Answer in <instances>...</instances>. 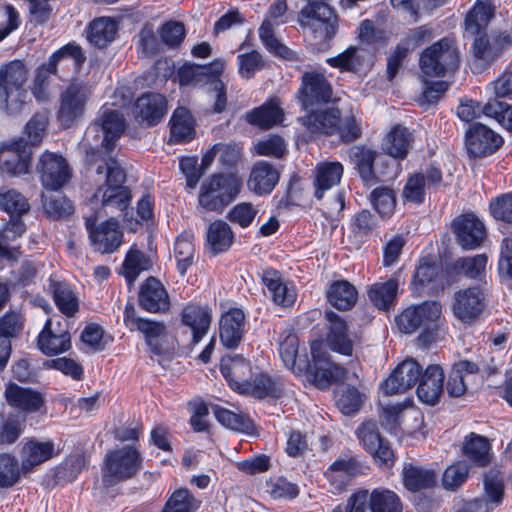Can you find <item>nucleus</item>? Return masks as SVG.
Wrapping results in <instances>:
<instances>
[{
    "mask_svg": "<svg viewBox=\"0 0 512 512\" xmlns=\"http://www.w3.org/2000/svg\"><path fill=\"white\" fill-rule=\"evenodd\" d=\"M311 356L309 373L316 387L325 389L331 383L346 377V369L330 360V355L321 342L314 341L311 344Z\"/></svg>",
    "mask_w": 512,
    "mask_h": 512,
    "instance_id": "nucleus-10",
    "label": "nucleus"
},
{
    "mask_svg": "<svg viewBox=\"0 0 512 512\" xmlns=\"http://www.w3.org/2000/svg\"><path fill=\"white\" fill-rule=\"evenodd\" d=\"M212 320L208 306L189 304L182 311V322L192 332V342L198 344L207 334Z\"/></svg>",
    "mask_w": 512,
    "mask_h": 512,
    "instance_id": "nucleus-32",
    "label": "nucleus"
},
{
    "mask_svg": "<svg viewBox=\"0 0 512 512\" xmlns=\"http://www.w3.org/2000/svg\"><path fill=\"white\" fill-rule=\"evenodd\" d=\"M86 57L82 53L80 46L75 44H67L54 52L48 63L42 64L36 70L33 80L31 92L38 101H45L49 97V77L57 72V64L63 63L66 66L72 65L75 70H78Z\"/></svg>",
    "mask_w": 512,
    "mask_h": 512,
    "instance_id": "nucleus-6",
    "label": "nucleus"
},
{
    "mask_svg": "<svg viewBox=\"0 0 512 512\" xmlns=\"http://www.w3.org/2000/svg\"><path fill=\"white\" fill-rule=\"evenodd\" d=\"M453 299V313L465 324L476 321L486 307L485 294L479 287L461 289L454 294Z\"/></svg>",
    "mask_w": 512,
    "mask_h": 512,
    "instance_id": "nucleus-12",
    "label": "nucleus"
},
{
    "mask_svg": "<svg viewBox=\"0 0 512 512\" xmlns=\"http://www.w3.org/2000/svg\"><path fill=\"white\" fill-rule=\"evenodd\" d=\"M356 433L364 449L373 456L379 466L389 467L393 464V451L380 436L375 423L362 424Z\"/></svg>",
    "mask_w": 512,
    "mask_h": 512,
    "instance_id": "nucleus-17",
    "label": "nucleus"
},
{
    "mask_svg": "<svg viewBox=\"0 0 512 512\" xmlns=\"http://www.w3.org/2000/svg\"><path fill=\"white\" fill-rule=\"evenodd\" d=\"M149 268L145 255L138 250H131L123 263V273L129 284H132L138 275Z\"/></svg>",
    "mask_w": 512,
    "mask_h": 512,
    "instance_id": "nucleus-63",
    "label": "nucleus"
},
{
    "mask_svg": "<svg viewBox=\"0 0 512 512\" xmlns=\"http://www.w3.org/2000/svg\"><path fill=\"white\" fill-rule=\"evenodd\" d=\"M339 117L340 112L337 109L318 111L307 117L306 125L311 132L332 135L337 131Z\"/></svg>",
    "mask_w": 512,
    "mask_h": 512,
    "instance_id": "nucleus-50",
    "label": "nucleus"
},
{
    "mask_svg": "<svg viewBox=\"0 0 512 512\" xmlns=\"http://www.w3.org/2000/svg\"><path fill=\"white\" fill-rule=\"evenodd\" d=\"M421 375V366L413 359H406L393 370L381 389L385 395L404 393L415 386Z\"/></svg>",
    "mask_w": 512,
    "mask_h": 512,
    "instance_id": "nucleus-15",
    "label": "nucleus"
},
{
    "mask_svg": "<svg viewBox=\"0 0 512 512\" xmlns=\"http://www.w3.org/2000/svg\"><path fill=\"white\" fill-rule=\"evenodd\" d=\"M31 149L23 139L11 145L0 146V168L2 171L17 176L28 172L31 161Z\"/></svg>",
    "mask_w": 512,
    "mask_h": 512,
    "instance_id": "nucleus-23",
    "label": "nucleus"
},
{
    "mask_svg": "<svg viewBox=\"0 0 512 512\" xmlns=\"http://www.w3.org/2000/svg\"><path fill=\"white\" fill-rule=\"evenodd\" d=\"M361 465L353 457H344L335 460L326 470L325 477L336 490L343 489L351 479L361 473Z\"/></svg>",
    "mask_w": 512,
    "mask_h": 512,
    "instance_id": "nucleus-36",
    "label": "nucleus"
},
{
    "mask_svg": "<svg viewBox=\"0 0 512 512\" xmlns=\"http://www.w3.org/2000/svg\"><path fill=\"white\" fill-rule=\"evenodd\" d=\"M493 16V7L489 2L477 1L465 18V31L470 35L485 32Z\"/></svg>",
    "mask_w": 512,
    "mask_h": 512,
    "instance_id": "nucleus-46",
    "label": "nucleus"
},
{
    "mask_svg": "<svg viewBox=\"0 0 512 512\" xmlns=\"http://www.w3.org/2000/svg\"><path fill=\"white\" fill-rule=\"evenodd\" d=\"M370 201L382 217H390L394 213L396 197L394 190L390 187L380 186L375 188L371 192Z\"/></svg>",
    "mask_w": 512,
    "mask_h": 512,
    "instance_id": "nucleus-57",
    "label": "nucleus"
},
{
    "mask_svg": "<svg viewBox=\"0 0 512 512\" xmlns=\"http://www.w3.org/2000/svg\"><path fill=\"white\" fill-rule=\"evenodd\" d=\"M442 180L441 171L431 167L425 173H417L411 176L403 189L405 200L413 203H421L424 200L425 188L437 185Z\"/></svg>",
    "mask_w": 512,
    "mask_h": 512,
    "instance_id": "nucleus-34",
    "label": "nucleus"
},
{
    "mask_svg": "<svg viewBox=\"0 0 512 512\" xmlns=\"http://www.w3.org/2000/svg\"><path fill=\"white\" fill-rule=\"evenodd\" d=\"M102 164L97 166L98 174H105V184L100 186L91 198L92 207L101 205L106 212L124 211L130 203V193L123 186L125 174L117 161L109 156L101 159Z\"/></svg>",
    "mask_w": 512,
    "mask_h": 512,
    "instance_id": "nucleus-2",
    "label": "nucleus"
},
{
    "mask_svg": "<svg viewBox=\"0 0 512 512\" xmlns=\"http://www.w3.org/2000/svg\"><path fill=\"white\" fill-rule=\"evenodd\" d=\"M398 282L391 278L386 282L375 283L368 290L371 302L379 309H388L396 298Z\"/></svg>",
    "mask_w": 512,
    "mask_h": 512,
    "instance_id": "nucleus-51",
    "label": "nucleus"
},
{
    "mask_svg": "<svg viewBox=\"0 0 512 512\" xmlns=\"http://www.w3.org/2000/svg\"><path fill=\"white\" fill-rule=\"evenodd\" d=\"M444 372L438 365H430L420 376L417 388L419 400L428 405H435L443 391Z\"/></svg>",
    "mask_w": 512,
    "mask_h": 512,
    "instance_id": "nucleus-29",
    "label": "nucleus"
},
{
    "mask_svg": "<svg viewBox=\"0 0 512 512\" xmlns=\"http://www.w3.org/2000/svg\"><path fill=\"white\" fill-rule=\"evenodd\" d=\"M262 281L270 292L275 304L288 307L296 301L297 293L294 285L290 282H285L277 270H264Z\"/></svg>",
    "mask_w": 512,
    "mask_h": 512,
    "instance_id": "nucleus-30",
    "label": "nucleus"
},
{
    "mask_svg": "<svg viewBox=\"0 0 512 512\" xmlns=\"http://www.w3.org/2000/svg\"><path fill=\"white\" fill-rule=\"evenodd\" d=\"M225 69V62L216 59L208 66L186 64L179 68L177 77L181 86L211 84Z\"/></svg>",
    "mask_w": 512,
    "mask_h": 512,
    "instance_id": "nucleus-24",
    "label": "nucleus"
},
{
    "mask_svg": "<svg viewBox=\"0 0 512 512\" xmlns=\"http://www.w3.org/2000/svg\"><path fill=\"white\" fill-rule=\"evenodd\" d=\"M70 346V334L59 322L54 323L52 319H47L38 336L39 349L46 355H56L67 351Z\"/></svg>",
    "mask_w": 512,
    "mask_h": 512,
    "instance_id": "nucleus-26",
    "label": "nucleus"
},
{
    "mask_svg": "<svg viewBox=\"0 0 512 512\" xmlns=\"http://www.w3.org/2000/svg\"><path fill=\"white\" fill-rule=\"evenodd\" d=\"M136 330L144 335L147 345L155 354L161 353L159 340L166 334L164 323L144 318L142 322L138 323Z\"/></svg>",
    "mask_w": 512,
    "mask_h": 512,
    "instance_id": "nucleus-59",
    "label": "nucleus"
},
{
    "mask_svg": "<svg viewBox=\"0 0 512 512\" xmlns=\"http://www.w3.org/2000/svg\"><path fill=\"white\" fill-rule=\"evenodd\" d=\"M502 144V137L481 123L473 124L466 133V148L473 157L490 155Z\"/></svg>",
    "mask_w": 512,
    "mask_h": 512,
    "instance_id": "nucleus-18",
    "label": "nucleus"
},
{
    "mask_svg": "<svg viewBox=\"0 0 512 512\" xmlns=\"http://www.w3.org/2000/svg\"><path fill=\"white\" fill-rule=\"evenodd\" d=\"M218 162L224 170H234L242 162L243 149L236 143H216Z\"/></svg>",
    "mask_w": 512,
    "mask_h": 512,
    "instance_id": "nucleus-62",
    "label": "nucleus"
},
{
    "mask_svg": "<svg viewBox=\"0 0 512 512\" xmlns=\"http://www.w3.org/2000/svg\"><path fill=\"white\" fill-rule=\"evenodd\" d=\"M244 313L242 310L230 309L220 319V340L227 348L239 345L244 332Z\"/></svg>",
    "mask_w": 512,
    "mask_h": 512,
    "instance_id": "nucleus-35",
    "label": "nucleus"
},
{
    "mask_svg": "<svg viewBox=\"0 0 512 512\" xmlns=\"http://www.w3.org/2000/svg\"><path fill=\"white\" fill-rule=\"evenodd\" d=\"M212 410L218 422L228 429L244 433L253 429L252 421L242 413L219 406H212Z\"/></svg>",
    "mask_w": 512,
    "mask_h": 512,
    "instance_id": "nucleus-53",
    "label": "nucleus"
},
{
    "mask_svg": "<svg viewBox=\"0 0 512 512\" xmlns=\"http://www.w3.org/2000/svg\"><path fill=\"white\" fill-rule=\"evenodd\" d=\"M280 173L271 163L260 160L251 167L247 180L248 189L256 195L270 194L279 182Z\"/></svg>",
    "mask_w": 512,
    "mask_h": 512,
    "instance_id": "nucleus-25",
    "label": "nucleus"
},
{
    "mask_svg": "<svg viewBox=\"0 0 512 512\" xmlns=\"http://www.w3.org/2000/svg\"><path fill=\"white\" fill-rule=\"evenodd\" d=\"M363 400L364 395L358 389L347 386L338 394L336 404L344 415H353L360 410Z\"/></svg>",
    "mask_w": 512,
    "mask_h": 512,
    "instance_id": "nucleus-61",
    "label": "nucleus"
},
{
    "mask_svg": "<svg viewBox=\"0 0 512 512\" xmlns=\"http://www.w3.org/2000/svg\"><path fill=\"white\" fill-rule=\"evenodd\" d=\"M167 112L166 98L159 93H144L133 105L135 120L145 126L156 125Z\"/></svg>",
    "mask_w": 512,
    "mask_h": 512,
    "instance_id": "nucleus-20",
    "label": "nucleus"
},
{
    "mask_svg": "<svg viewBox=\"0 0 512 512\" xmlns=\"http://www.w3.org/2000/svg\"><path fill=\"white\" fill-rule=\"evenodd\" d=\"M437 474L431 469L405 465L403 468V483L410 491H419L421 489L431 488L435 485Z\"/></svg>",
    "mask_w": 512,
    "mask_h": 512,
    "instance_id": "nucleus-47",
    "label": "nucleus"
},
{
    "mask_svg": "<svg viewBox=\"0 0 512 512\" xmlns=\"http://www.w3.org/2000/svg\"><path fill=\"white\" fill-rule=\"evenodd\" d=\"M39 172L42 184L50 190H58L70 179L66 160L58 154L45 152L40 158Z\"/></svg>",
    "mask_w": 512,
    "mask_h": 512,
    "instance_id": "nucleus-19",
    "label": "nucleus"
},
{
    "mask_svg": "<svg viewBox=\"0 0 512 512\" xmlns=\"http://www.w3.org/2000/svg\"><path fill=\"white\" fill-rule=\"evenodd\" d=\"M29 68L22 60H12L0 66V108L18 113L26 102L25 84Z\"/></svg>",
    "mask_w": 512,
    "mask_h": 512,
    "instance_id": "nucleus-4",
    "label": "nucleus"
},
{
    "mask_svg": "<svg viewBox=\"0 0 512 512\" xmlns=\"http://www.w3.org/2000/svg\"><path fill=\"white\" fill-rule=\"evenodd\" d=\"M85 225L89 233L90 243L96 251L113 253L122 244L123 234L117 221L109 219L95 225V219L87 218Z\"/></svg>",
    "mask_w": 512,
    "mask_h": 512,
    "instance_id": "nucleus-13",
    "label": "nucleus"
},
{
    "mask_svg": "<svg viewBox=\"0 0 512 512\" xmlns=\"http://www.w3.org/2000/svg\"><path fill=\"white\" fill-rule=\"evenodd\" d=\"M412 134L403 126L395 125L382 141L383 150L394 158L406 157L412 143Z\"/></svg>",
    "mask_w": 512,
    "mask_h": 512,
    "instance_id": "nucleus-40",
    "label": "nucleus"
},
{
    "mask_svg": "<svg viewBox=\"0 0 512 512\" xmlns=\"http://www.w3.org/2000/svg\"><path fill=\"white\" fill-rule=\"evenodd\" d=\"M460 48L453 37H444L425 48L420 54L419 67L425 78H440L453 74L460 66Z\"/></svg>",
    "mask_w": 512,
    "mask_h": 512,
    "instance_id": "nucleus-3",
    "label": "nucleus"
},
{
    "mask_svg": "<svg viewBox=\"0 0 512 512\" xmlns=\"http://www.w3.org/2000/svg\"><path fill=\"white\" fill-rule=\"evenodd\" d=\"M90 95L89 88L78 82L70 83L61 92L57 119L62 127H71L84 115Z\"/></svg>",
    "mask_w": 512,
    "mask_h": 512,
    "instance_id": "nucleus-9",
    "label": "nucleus"
},
{
    "mask_svg": "<svg viewBox=\"0 0 512 512\" xmlns=\"http://www.w3.org/2000/svg\"><path fill=\"white\" fill-rule=\"evenodd\" d=\"M200 504L188 489L180 488L171 495L162 512H195Z\"/></svg>",
    "mask_w": 512,
    "mask_h": 512,
    "instance_id": "nucleus-55",
    "label": "nucleus"
},
{
    "mask_svg": "<svg viewBox=\"0 0 512 512\" xmlns=\"http://www.w3.org/2000/svg\"><path fill=\"white\" fill-rule=\"evenodd\" d=\"M489 212L498 221L512 223V193L493 198L489 203Z\"/></svg>",
    "mask_w": 512,
    "mask_h": 512,
    "instance_id": "nucleus-64",
    "label": "nucleus"
},
{
    "mask_svg": "<svg viewBox=\"0 0 512 512\" xmlns=\"http://www.w3.org/2000/svg\"><path fill=\"white\" fill-rule=\"evenodd\" d=\"M5 398L10 406L24 412H35L43 403L39 393L12 383L5 389Z\"/></svg>",
    "mask_w": 512,
    "mask_h": 512,
    "instance_id": "nucleus-38",
    "label": "nucleus"
},
{
    "mask_svg": "<svg viewBox=\"0 0 512 512\" xmlns=\"http://www.w3.org/2000/svg\"><path fill=\"white\" fill-rule=\"evenodd\" d=\"M125 128L126 123L122 113L103 107L99 118L87 128L84 140L88 144H91V140L94 142L100 141L101 147L105 149L107 154L104 158H108Z\"/></svg>",
    "mask_w": 512,
    "mask_h": 512,
    "instance_id": "nucleus-8",
    "label": "nucleus"
},
{
    "mask_svg": "<svg viewBox=\"0 0 512 512\" xmlns=\"http://www.w3.org/2000/svg\"><path fill=\"white\" fill-rule=\"evenodd\" d=\"M480 370L492 371V368L481 362L474 363L468 360L455 363L447 381L446 389L451 397H460L467 390V377L479 372Z\"/></svg>",
    "mask_w": 512,
    "mask_h": 512,
    "instance_id": "nucleus-33",
    "label": "nucleus"
},
{
    "mask_svg": "<svg viewBox=\"0 0 512 512\" xmlns=\"http://www.w3.org/2000/svg\"><path fill=\"white\" fill-rule=\"evenodd\" d=\"M139 302L141 307L150 313L165 312L170 307V300L165 287L154 277H149L142 284Z\"/></svg>",
    "mask_w": 512,
    "mask_h": 512,
    "instance_id": "nucleus-28",
    "label": "nucleus"
},
{
    "mask_svg": "<svg viewBox=\"0 0 512 512\" xmlns=\"http://www.w3.org/2000/svg\"><path fill=\"white\" fill-rule=\"evenodd\" d=\"M234 239L230 226L223 220H215L207 230V244L214 254L225 252Z\"/></svg>",
    "mask_w": 512,
    "mask_h": 512,
    "instance_id": "nucleus-45",
    "label": "nucleus"
},
{
    "mask_svg": "<svg viewBox=\"0 0 512 512\" xmlns=\"http://www.w3.org/2000/svg\"><path fill=\"white\" fill-rule=\"evenodd\" d=\"M325 318L328 322L326 341L330 349L345 356L352 355L353 341L345 320L333 311H327Z\"/></svg>",
    "mask_w": 512,
    "mask_h": 512,
    "instance_id": "nucleus-27",
    "label": "nucleus"
},
{
    "mask_svg": "<svg viewBox=\"0 0 512 512\" xmlns=\"http://www.w3.org/2000/svg\"><path fill=\"white\" fill-rule=\"evenodd\" d=\"M117 22L110 17H99L93 20L88 28V40L98 48L108 46L116 36Z\"/></svg>",
    "mask_w": 512,
    "mask_h": 512,
    "instance_id": "nucleus-42",
    "label": "nucleus"
},
{
    "mask_svg": "<svg viewBox=\"0 0 512 512\" xmlns=\"http://www.w3.org/2000/svg\"><path fill=\"white\" fill-rule=\"evenodd\" d=\"M462 451L469 460L478 466H486L492 460L489 440L476 433H470L464 438Z\"/></svg>",
    "mask_w": 512,
    "mask_h": 512,
    "instance_id": "nucleus-39",
    "label": "nucleus"
},
{
    "mask_svg": "<svg viewBox=\"0 0 512 512\" xmlns=\"http://www.w3.org/2000/svg\"><path fill=\"white\" fill-rule=\"evenodd\" d=\"M194 253L193 235L185 232L178 236L174 244V257L177 262V269L181 275H184L192 265Z\"/></svg>",
    "mask_w": 512,
    "mask_h": 512,
    "instance_id": "nucleus-52",
    "label": "nucleus"
},
{
    "mask_svg": "<svg viewBox=\"0 0 512 512\" xmlns=\"http://www.w3.org/2000/svg\"><path fill=\"white\" fill-rule=\"evenodd\" d=\"M457 243L465 250L475 249L485 238V226L474 214L460 215L453 221Z\"/></svg>",
    "mask_w": 512,
    "mask_h": 512,
    "instance_id": "nucleus-22",
    "label": "nucleus"
},
{
    "mask_svg": "<svg viewBox=\"0 0 512 512\" xmlns=\"http://www.w3.org/2000/svg\"><path fill=\"white\" fill-rule=\"evenodd\" d=\"M53 298L58 309L66 316H73L78 310V300L65 283H57L54 285Z\"/></svg>",
    "mask_w": 512,
    "mask_h": 512,
    "instance_id": "nucleus-58",
    "label": "nucleus"
},
{
    "mask_svg": "<svg viewBox=\"0 0 512 512\" xmlns=\"http://www.w3.org/2000/svg\"><path fill=\"white\" fill-rule=\"evenodd\" d=\"M371 512H402L398 496L391 490L374 489L368 493Z\"/></svg>",
    "mask_w": 512,
    "mask_h": 512,
    "instance_id": "nucleus-54",
    "label": "nucleus"
},
{
    "mask_svg": "<svg viewBox=\"0 0 512 512\" xmlns=\"http://www.w3.org/2000/svg\"><path fill=\"white\" fill-rule=\"evenodd\" d=\"M368 53L359 47L350 46L335 57L326 59V63L342 72H357L363 65Z\"/></svg>",
    "mask_w": 512,
    "mask_h": 512,
    "instance_id": "nucleus-48",
    "label": "nucleus"
},
{
    "mask_svg": "<svg viewBox=\"0 0 512 512\" xmlns=\"http://www.w3.org/2000/svg\"><path fill=\"white\" fill-rule=\"evenodd\" d=\"M0 209L14 216H22L30 209L28 200L15 189L0 191Z\"/></svg>",
    "mask_w": 512,
    "mask_h": 512,
    "instance_id": "nucleus-56",
    "label": "nucleus"
},
{
    "mask_svg": "<svg viewBox=\"0 0 512 512\" xmlns=\"http://www.w3.org/2000/svg\"><path fill=\"white\" fill-rule=\"evenodd\" d=\"M242 184L237 173H215L202 182L199 205L207 211H220L239 195Z\"/></svg>",
    "mask_w": 512,
    "mask_h": 512,
    "instance_id": "nucleus-5",
    "label": "nucleus"
},
{
    "mask_svg": "<svg viewBox=\"0 0 512 512\" xmlns=\"http://www.w3.org/2000/svg\"><path fill=\"white\" fill-rule=\"evenodd\" d=\"M504 486L498 470H490L484 476V497L467 502L468 512H491L503 499Z\"/></svg>",
    "mask_w": 512,
    "mask_h": 512,
    "instance_id": "nucleus-21",
    "label": "nucleus"
},
{
    "mask_svg": "<svg viewBox=\"0 0 512 512\" xmlns=\"http://www.w3.org/2000/svg\"><path fill=\"white\" fill-rule=\"evenodd\" d=\"M327 300L339 310L352 308L357 301L356 288L346 280L335 281L327 291Z\"/></svg>",
    "mask_w": 512,
    "mask_h": 512,
    "instance_id": "nucleus-44",
    "label": "nucleus"
},
{
    "mask_svg": "<svg viewBox=\"0 0 512 512\" xmlns=\"http://www.w3.org/2000/svg\"><path fill=\"white\" fill-rule=\"evenodd\" d=\"M57 454L53 441L29 439L21 450V469L29 472L36 466L48 461Z\"/></svg>",
    "mask_w": 512,
    "mask_h": 512,
    "instance_id": "nucleus-31",
    "label": "nucleus"
},
{
    "mask_svg": "<svg viewBox=\"0 0 512 512\" xmlns=\"http://www.w3.org/2000/svg\"><path fill=\"white\" fill-rule=\"evenodd\" d=\"M171 140L176 143H184L193 139L195 134L194 120L190 112L179 107L170 119Z\"/></svg>",
    "mask_w": 512,
    "mask_h": 512,
    "instance_id": "nucleus-43",
    "label": "nucleus"
},
{
    "mask_svg": "<svg viewBox=\"0 0 512 512\" xmlns=\"http://www.w3.org/2000/svg\"><path fill=\"white\" fill-rule=\"evenodd\" d=\"M332 87L322 73L306 72L302 76L299 98L305 109L332 99Z\"/></svg>",
    "mask_w": 512,
    "mask_h": 512,
    "instance_id": "nucleus-16",
    "label": "nucleus"
},
{
    "mask_svg": "<svg viewBox=\"0 0 512 512\" xmlns=\"http://www.w3.org/2000/svg\"><path fill=\"white\" fill-rule=\"evenodd\" d=\"M286 10V0H276L270 6L267 18L259 28V36L266 49L271 53L291 61H302L296 52L286 47L274 36V26L278 24L277 19L282 17Z\"/></svg>",
    "mask_w": 512,
    "mask_h": 512,
    "instance_id": "nucleus-11",
    "label": "nucleus"
},
{
    "mask_svg": "<svg viewBox=\"0 0 512 512\" xmlns=\"http://www.w3.org/2000/svg\"><path fill=\"white\" fill-rule=\"evenodd\" d=\"M143 458L135 446H124L109 451L104 460L103 482L114 485L136 475L142 467Z\"/></svg>",
    "mask_w": 512,
    "mask_h": 512,
    "instance_id": "nucleus-7",
    "label": "nucleus"
},
{
    "mask_svg": "<svg viewBox=\"0 0 512 512\" xmlns=\"http://www.w3.org/2000/svg\"><path fill=\"white\" fill-rule=\"evenodd\" d=\"M441 313L440 303L435 301L424 302L418 306L406 308L396 317V323L401 332L410 334L420 326L438 320Z\"/></svg>",
    "mask_w": 512,
    "mask_h": 512,
    "instance_id": "nucleus-14",
    "label": "nucleus"
},
{
    "mask_svg": "<svg viewBox=\"0 0 512 512\" xmlns=\"http://www.w3.org/2000/svg\"><path fill=\"white\" fill-rule=\"evenodd\" d=\"M377 153L371 149L355 146L351 149L350 158L357 169L361 179L371 184L375 180L373 165L376 160Z\"/></svg>",
    "mask_w": 512,
    "mask_h": 512,
    "instance_id": "nucleus-49",
    "label": "nucleus"
},
{
    "mask_svg": "<svg viewBox=\"0 0 512 512\" xmlns=\"http://www.w3.org/2000/svg\"><path fill=\"white\" fill-rule=\"evenodd\" d=\"M484 115L496 120L506 130L512 131V105L490 99L484 105Z\"/></svg>",
    "mask_w": 512,
    "mask_h": 512,
    "instance_id": "nucleus-60",
    "label": "nucleus"
},
{
    "mask_svg": "<svg viewBox=\"0 0 512 512\" xmlns=\"http://www.w3.org/2000/svg\"><path fill=\"white\" fill-rule=\"evenodd\" d=\"M248 123L260 128H270L283 120V111L277 100H270L246 114Z\"/></svg>",
    "mask_w": 512,
    "mask_h": 512,
    "instance_id": "nucleus-41",
    "label": "nucleus"
},
{
    "mask_svg": "<svg viewBox=\"0 0 512 512\" xmlns=\"http://www.w3.org/2000/svg\"><path fill=\"white\" fill-rule=\"evenodd\" d=\"M343 171V165L340 162L319 163L315 168V197L322 199L325 191L339 184Z\"/></svg>",
    "mask_w": 512,
    "mask_h": 512,
    "instance_id": "nucleus-37",
    "label": "nucleus"
},
{
    "mask_svg": "<svg viewBox=\"0 0 512 512\" xmlns=\"http://www.w3.org/2000/svg\"><path fill=\"white\" fill-rule=\"evenodd\" d=\"M249 369V363L239 355L224 357L220 364V370L232 389L257 398L279 396L282 390V382L279 378L261 373L254 376L252 381L243 380L242 375Z\"/></svg>",
    "mask_w": 512,
    "mask_h": 512,
    "instance_id": "nucleus-1",
    "label": "nucleus"
}]
</instances>
